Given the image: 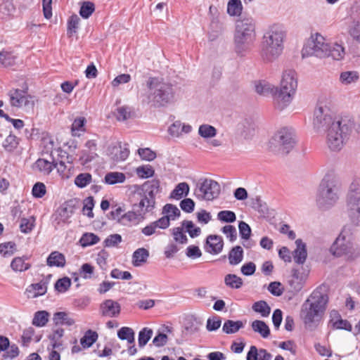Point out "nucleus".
<instances>
[{
    "label": "nucleus",
    "instance_id": "obj_13",
    "mask_svg": "<svg viewBox=\"0 0 360 360\" xmlns=\"http://www.w3.org/2000/svg\"><path fill=\"white\" fill-rule=\"evenodd\" d=\"M8 96H9L10 104L12 107H24L27 109L34 108V101L33 97L29 95L27 91L13 89L8 91Z\"/></svg>",
    "mask_w": 360,
    "mask_h": 360
},
{
    "label": "nucleus",
    "instance_id": "obj_1",
    "mask_svg": "<svg viewBox=\"0 0 360 360\" xmlns=\"http://www.w3.org/2000/svg\"><path fill=\"white\" fill-rule=\"evenodd\" d=\"M313 124L317 131L327 129L326 143L332 151L340 150L348 140L354 128V120L348 116L332 121L330 110L318 106L314 110Z\"/></svg>",
    "mask_w": 360,
    "mask_h": 360
},
{
    "label": "nucleus",
    "instance_id": "obj_31",
    "mask_svg": "<svg viewBox=\"0 0 360 360\" xmlns=\"http://www.w3.org/2000/svg\"><path fill=\"white\" fill-rule=\"evenodd\" d=\"M224 283L232 289H239L242 287L243 279L236 274H229L224 277Z\"/></svg>",
    "mask_w": 360,
    "mask_h": 360
},
{
    "label": "nucleus",
    "instance_id": "obj_41",
    "mask_svg": "<svg viewBox=\"0 0 360 360\" xmlns=\"http://www.w3.org/2000/svg\"><path fill=\"white\" fill-rule=\"evenodd\" d=\"M99 240L100 238L97 235L93 233H85L82 235L79 242L83 248H85L86 246L94 245Z\"/></svg>",
    "mask_w": 360,
    "mask_h": 360
},
{
    "label": "nucleus",
    "instance_id": "obj_17",
    "mask_svg": "<svg viewBox=\"0 0 360 360\" xmlns=\"http://www.w3.org/2000/svg\"><path fill=\"white\" fill-rule=\"evenodd\" d=\"M170 222L169 217H162L159 219L150 223L142 229L141 233L146 236H150L157 233V229H165L169 226Z\"/></svg>",
    "mask_w": 360,
    "mask_h": 360
},
{
    "label": "nucleus",
    "instance_id": "obj_12",
    "mask_svg": "<svg viewBox=\"0 0 360 360\" xmlns=\"http://www.w3.org/2000/svg\"><path fill=\"white\" fill-rule=\"evenodd\" d=\"M220 191V186L216 181L200 179L197 183L195 195L198 199L212 200L219 196Z\"/></svg>",
    "mask_w": 360,
    "mask_h": 360
},
{
    "label": "nucleus",
    "instance_id": "obj_54",
    "mask_svg": "<svg viewBox=\"0 0 360 360\" xmlns=\"http://www.w3.org/2000/svg\"><path fill=\"white\" fill-rule=\"evenodd\" d=\"M358 79V73L355 71L343 72L340 76V80L344 84H349L357 81Z\"/></svg>",
    "mask_w": 360,
    "mask_h": 360
},
{
    "label": "nucleus",
    "instance_id": "obj_5",
    "mask_svg": "<svg viewBox=\"0 0 360 360\" xmlns=\"http://www.w3.org/2000/svg\"><path fill=\"white\" fill-rule=\"evenodd\" d=\"M302 52V57L309 56L319 58L331 57L337 60L342 59L345 55V49L341 45L327 43L326 39L319 34H316L314 39L307 43Z\"/></svg>",
    "mask_w": 360,
    "mask_h": 360
},
{
    "label": "nucleus",
    "instance_id": "obj_28",
    "mask_svg": "<svg viewBox=\"0 0 360 360\" xmlns=\"http://www.w3.org/2000/svg\"><path fill=\"white\" fill-rule=\"evenodd\" d=\"M17 56L11 52L1 51L0 63L5 68H11L17 64Z\"/></svg>",
    "mask_w": 360,
    "mask_h": 360
},
{
    "label": "nucleus",
    "instance_id": "obj_35",
    "mask_svg": "<svg viewBox=\"0 0 360 360\" xmlns=\"http://www.w3.org/2000/svg\"><path fill=\"white\" fill-rule=\"evenodd\" d=\"M243 6L240 0H230L227 4V13L231 16H241Z\"/></svg>",
    "mask_w": 360,
    "mask_h": 360
},
{
    "label": "nucleus",
    "instance_id": "obj_60",
    "mask_svg": "<svg viewBox=\"0 0 360 360\" xmlns=\"http://www.w3.org/2000/svg\"><path fill=\"white\" fill-rule=\"evenodd\" d=\"M110 276L115 279L130 280L132 278V275L129 271H122L119 269H113L110 272Z\"/></svg>",
    "mask_w": 360,
    "mask_h": 360
},
{
    "label": "nucleus",
    "instance_id": "obj_47",
    "mask_svg": "<svg viewBox=\"0 0 360 360\" xmlns=\"http://www.w3.org/2000/svg\"><path fill=\"white\" fill-rule=\"evenodd\" d=\"M15 11L13 0H0V14L1 18L9 16Z\"/></svg>",
    "mask_w": 360,
    "mask_h": 360
},
{
    "label": "nucleus",
    "instance_id": "obj_11",
    "mask_svg": "<svg viewBox=\"0 0 360 360\" xmlns=\"http://www.w3.org/2000/svg\"><path fill=\"white\" fill-rule=\"evenodd\" d=\"M273 144L279 153L287 155L296 144L295 135L291 129L282 128L272 138Z\"/></svg>",
    "mask_w": 360,
    "mask_h": 360
},
{
    "label": "nucleus",
    "instance_id": "obj_40",
    "mask_svg": "<svg viewBox=\"0 0 360 360\" xmlns=\"http://www.w3.org/2000/svg\"><path fill=\"white\" fill-rule=\"evenodd\" d=\"M80 18L76 15H72L68 20L67 34L71 37L77 32Z\"/></svg>",
    "mask_w": 360,
    "mask_h": 360
},
{
    "label": "nucleus",
    "instance_id": "obj_3",
    "mask_svg": "<svg viewBox=\"0 0 360 360\" xmlns=\"http://www.w3.org/2000/svg\"><path fill=\"white\" fill-rule=\"evenodd\" d=\"M285 37V32L278 25L271 26L264 32L261 51V56L264 60L271 62L282 53Z\"/></svg>",
    "mask_w": 360,
    "mask_h": 360
},
{
    "label": "nucleus",
    "instance_id": "obj_56",
    "mask_svg": "<svg viewBox=\"0 0 360 360\" xmlns=\"http://www.w3.org/2000/svg\"><path fill=\"white\" fill-rule=\"evenodd\" d=\"M30 288L34 291L33 297H37L38 296L43 295L46 292L47 282L43 280L37 283L31 284Z\"/></svg>",
    "mask_w": 360,
    "mask_h": 360
},
{
    "label": "nucleus",
    "instance_id": "obj_57",
    "mask_svg": "<svg viewBox=\"0 0 360 360\" xmlns=\"http://www.w3.org/2000/svg\"><path fill=\"white\" fill-rule=\"evenodd\" d=\"M172 235L174 240L180 244H185L187 243L188 238L184 231L183 227H175L172 230Z\"/></svg>",
    "mask_w": 360,
    "mask_h": 360
},
{
    "label": "nucleus",
    "instance_id": "obj_19",
    "mask_svg": "<svg viewBox=\"0 0 360 360\" xmlns=\"http://www.w3.org/2000/svg\"><path fill=\"white\" fill-rule=\"evenodd\" d=\"M58 166V162L54 160L50 162L44 158H39L33 165V169L37 170L44 175H49L55 167Z\"/></svg>",
    "mask_w": 360,
    "mask_h": 360
},
{
    "label": "nucleus",
    "instance_id": "obj_20",
    "mask_svg": "<svg viewBox=\"0 0 360 360\" xmlns=\"http://www.w3.org/2000/svg\"><path fill=\"white\" fill-rule=\"evenodd\" d=\"M191 130V125L182 124L180 121H176L169 127L168 132L172 136L179 137L183 132L188 134Z\"/></svg>",
    "mask_w": 360,
    "mask_h": 360
},
{
    "label": "nucleus",
    "instance_id": "obj_59",
    "mask_svg": "<svg viewBox=\"0 0 360 360\" xmlns=\"http://www.w3.org/2000/svg\"><path fill=\"white\" fill-rule=\"evenodd\" d=\"M94 207V199L92 196H89L86 198L84 201V206L82 208V212L84 214H86V216L89 218L94 217V213L92 212L93 208Z\"/></svg>",
    "mask_w": 360,
    "mask_h": 360
},
{
    "label": "nucleus",
    "instance_id": "obj_21",
    "mask_svg": "<svg viewBox=\"0 0 360 360\" xmlns=\"http://www.w3.org/2000/svg\"><path fill=\"white\" fill-rule=\"evenodd\" d=\"M328 250L336 257L345 255L349 260H353L360 255L359 249H328Z\"/></svg>",
    "mask_w": 360,
    "mask_h": 360
},
{
    "label": "nucleus",
    "instance_id": "obj_23",
    "mask_svg": "<svg viewBox=\"0 0 360 360\" xmlns=\"http://www.w3.org/2000/svg\"><path fill=\"white\" fill-rule=\"evenodd\" d=\"M189 192V186L186 182L178 184L174 189L171 192L169 198L176 200H180L188 195Z\"/></svg>",
    "mask_w": 360,
    "mask_h": 360
},
{
    "label": "nucleus",
    "instance_id": "obj_18",
    "mask_svg": "<svg viewBox=\"0 0 360 360\" xmlns=\"http://www.w3.org/2000/svg\"><path fill=\"white\" fill-rule=\"evenodd\" d=\"M102 316L117 317L121 311L120 304L112 300H106L100 305Z\"/></svg>",
    "mask_w": 360,
    "mask_h": 360
},
{
    "label": "nucleus",
    "instance_id": "obj_48",
    "mask_svg": "<svg viewBox=\"0 0 360 360\" xmlns=\"http://www.w3.org/2000/svg\"><path fill=\"white\" fill-rule=\"evenodd\" d=\"M31 265L29 263H25L22 257L14 258L11 263V267L15 271H23L29 269Z\"/></svg>",
    "mask_w": 360,
    "mask_h": 360
},
{
    "label": "nucleus",
    "instance_id": "obj_36",
    "mask_svg": "<svg viewBox=\"0 0 360 360\" xmlns=\"http://www.w3.org/2000/svg\"><path fill=\"white\" fill-rule=\"evenodd\" d=\"M143 219V217L136 213V211L133 209L121 216V221L124 224H127V223L137 224Z\"/></svg>",
    "mask_w": 360,
    "mask_h": 360
},
{
    "label": "nucleus",
    "instance_id": "obj_6",
    "mask_svg": "<svg viewBox=\"0 0 360 360\" xmlns=\"http://www.w3.org/2000/svg\"><path fill=\"white\" fill-rule=\"evenodd\" d=\"M149 89L148 103L154 108L167 105L174 100L175 91L173 85L159 77H149L147 81Z\"/></svg>",
    "mask_w": 360,
    "mask_h": 360
},
{
    "label": "nucleus",
    "instance_id": "obj_22",
    "mask_svg": "<svg viewBox=\"0 0 360 360\" xmlns=\"http://www.w3.org/2000/svg\"><path fill=\"white\" fill-rule=\"evenodd\" d=\"M46 262L49 266L64 267L66 261L63 254L53 251L47 257Z\"/></svg>",
    "mask_w": 360,
    "mask_h": 360
},
{
    "label": "nucleus",
    "instance_id": "obj_9",
    "mask_svg": "<svg viewBox=\"0 0 360 360\" xmlns=\"http://www.w3.org/2000/svg\"><path fill=\"white\" fill-rule=\"evenodd\" d=\"M347 214L354 224H360V183L356 180L349 186L347 200Z\"/></svg>",
    "mask_w": 360,
    "mask_h": 360
},
{
    "label": "nucleus",
    "instance_id": "obj_4",
    "mask_svg": "<svg viewBox=\"0 0 360 360\" xmlns=\"http://www.w3.org/2000/svg\"><path fill=\"white\" fill-rule=\"evenodd\" d=\"M321 289L319 287L314 290L302 305L300 316L305 325L311 326L318 321L326 309L328 297Z\"/></svg>",
    "mask_w": 360,
    "mask_h": 360
},
{
    "label": "nucleus",
    "instance_id": "obj_43",
    "mask_svg": "<svg viewBox=\"0 0 360 360\" xmlns=\"http://www.w3.org/2000/svg\"><path fill=\"white\" fill-rule=\"evenodd\" d=\"M250 206L255 210L262 214H266L268 213V207L266 202H263L259 196L251 198Z\"/></svg>",
    "mask_w": 360,
    "mask_h": 360
},
{
    "label": "nucleus",
    "instance_id": "obj_27",
    "mask_svg": "<svg viewBox=\"0 0 360 360\" xmlns=\"http://www.w3.org/2000/svg\"><path fill=\"white\" fill-rule=\"evenodd\" d=\"M125 180V174L118 172H108L104 177V182L109 185L123 183Z\"/></svg>",
    "mask_w": 360,
    "mask_h": 360
},
{
    "label": "nucleus",
    "instance_id": "obj_38",
    "mask_svg": "<svg viewBox=\"0 0 360 360\" xmlns=\"http://www.w3.org/2000/svg\"><path fill=\"white\" fill-rule=\"evenodd\" d=\"M198 134L204 139H211L217 135V129L212 125L203 124L198 128Z\"/></svg>",
    "mask_w": 360,
    "mask_h": 360
},
{
    "label": "nucleus",
    "instance_id": "obj_62",
    "mask_svg": "<svg viewBox=\"0 0 360 360\" xmlns=\"http://www.w3.org/2000/svg\"><path fill=\"white\" fill-rule=\"evenodd\" d=\"M94 272V267L89 263L83 264L79 269V275L85 279L91 278Z\"/></svg>",
    "mask_w": 360,
    "mask_h": 360
},
{
    "label": "nucleus",
    "instance_id": "obj_45",
    "mask_svg": "<svg viewBox=\"0 0 360 360\" xmlns=\"http://www.w3.org/2000/svg\"><path fill=\"white\" fill-rule=\"evenodd\" d=\"M153 333V331L151 328L146 327L141 329L139 333V346L143 347L151 338Z\"/></svg>",
    "mask_w": 360,
    "mask_h": 360
},
{
    "label": "nucleus",
    "instance_id": "obj_25",
    "mask_svg": "<svg viewBox=\"0 0 360 360\" xmlns=\"http://www.w3.org/2000/svg\"><path fill=\"white\" fill-rule=\"evenodd\" d=\"M244 327L242 321L226 320L222 327V330L226 334H233L237 333L240 329Z\"/></svg>",
    "mask_w": 360,
    "mask_h": 360
},
{
    "label": "nucleus",
    "instance_id": "obj_29",
    "mask_svg": "<svg viewBox=\"0 0 360 360\" xmlns=\"http://www.w3.org/2000/svg\"><path fill=\"white\" fill-rule=\"evenodd\" d=\"M20 141V138L11 133L4 141L3 147L7 152H13L18 148Z\"/></svg>",
    "mask_w": 360,
    "mask_h": 360
},
{
    "label": "nucleus",
    "instance_id": "obj_16",
    "mask_svg": "<svg viewBox=\"0 0 360 360\" xmlns=\"http://www.w3.org/2000/svg\"><path fill=\"white\" fill-rule=\"evenodd\" d=\"M129 144L117 142L115 145H110L107 149L108 155L115 162L124 161L129 155Z\"/></svg>",
    "mask_w": 360,
    "mask_h": 360
},
{
    "label": "nucleus",
    "instance_id": "obj_61",
    "mask_svg": "<svg viewBox=\"0 0 360 360\" xmlns=\"http://www.w3.org/2000/svg\"><path fill=\"white\" fill-rule=\"evenodd\" d=\"M221 323V320L219 316L210 317L207 321L206 328L208 331H215L219 328Z\"/></svg>",
    "mask_w": 360,
    "mask_h": 360
},
{
    "label": "nucleus",
    "instance_id": "obj_52",
    "mask_svg": "<svg viewBox=\"0 0 360 360\" xmlns=\"http://www.w3.org/2000/svg\"><path fill=\"white\" fill-rule=\"evenodd\" d=\"M95 11V5L91 1H84L79 10V15L84 19L89 18Z\"/></svg>",
    "mask_w": 360,
    "mask_h": 360
},
{
    "label": "nucleus",
    "instance_id": "obj_15",
    "mask_svg": "<svg viewBox=\"0 0 360 360\" xmlns=\"http://www.w3.org/2000/svg\"><path fill=\"white\" fill-rule=\"evenodd\" d=\"M354 229L345 226L330 248H352L355 245Z\"/></svg>",
    "mask_w": 360,
    "mask_h": 360
},
{
    "label": "nucleus",
    "instance_id": "obj_55",
    "mask_svg": "<svg viewBox=\"0 0 360 360\" xmlns=\"http://www.w3.org/2000/svg\"><path fill=\"white\" fill-rule=\"evenodd\" d=\"M162 213L167 214L165 217H169V220L179 217L181 214L180 210L176 205L172 204H166L162 208Z\"/></svg>",
    "mask_w": 360,
    "mask_h": 360
},
{
    "label": "nucleus",
    "instance_id": "obj_39",
    "mask_svg": "<svg viewBox=\"0 0 360 360\" xmlns=\"http://www.w3.org/2000/svg\"><path fill=\"white\" fill-rule=\"evenodd\" d=\"M49 314L46 311H37L32 319V324L37 327L44 326L49 321Z\"/></svg>",
    "mask_w": 360,
    "mask_h": 360
},
{
    "label": "nucleus",
    "instance_id": "obj_30",
    "mask_svg": "<svg viewBox=\"0 0 360 360\" xmlns=\"http://www.w3.org/2000/svg\"><path fill=\"white\" fill-rule=\"evenodd\" d=\"M255 91L259 95L268 96L271 94L274 97L275 87L266 81H262L255 84Z\"/></svg>",
    "mask_w": 360,
    "mask_h": 360
},
{
    "label": "nucleus",
    "instance_id": "obj_32",
    "mask_svg": "<svg viewBox=\"0 0 360 360\" xmlns=\"http://www.w3.org/2000/svg\"><path fill=\"white\" fill-rule=\"evenodd\" d=\"M53 321L56 325L72 326L75 323L73 319L70 318L66 312L58 311L53 315Z\"/></svg>",
    "mask_w": 360,
    "mask_h": 360
},
{
    "label": "nucleus",
    "instance_id": "obj_26",
    "mask_svg": "<svg viewBox=\"0 0 360 360\" xmlns=\"http://www.w3.org/2000/svg\"><path fill=\"white\" fill-rule=\"evenodd\" d=\"M251 326L252 330L259 333L263 338H267L270 335V329L263 321L255 320L252 322Z\"/></svg>",
    "mask_w": 360,
    "mask_h": 360
},
{
    "label": "nucleus",
    "instance_id": "obj_58",
    "mask_svg": "<svg viewBox=\"0 0 360 360\" xmlns=\"http://www.w3.org/2000/svg\"><path fill=\"white\" fill-rule=\"evenodd\" d=\"M217 218L221 221L233 223L236 220V214L233 211L223 210L217 214Z\"/></svg>",
    "mask_w": 360,
    "mask_h": 360
},
{
    "label": "nucleus",
    "instance_id": "obj_44",
    "mask_svg": "<svg viewBox=\"0 0 360 360\" xmlns=\"http://www.w3.org/2000/svg\"><path fill=\"white\" fill-rule=\"evenodd\" d=\"M243 249H231L228 254L229 264L231 265H237L240 263L243 259Z\"/></svg>",
    "mask_w": 360,
    "mask_h": 360
},
{
    "label": "nucleus",
    "instance_id": "obj_37",
    "mask_svg": "<svg viewBox=\"0 0 360 360\" xmlns=\"http://www.w3.org/2000/svg\"><path fill=\"white\" fill-rule=\"evenodd\" d=\"M252 308L254 311L259 313L263 317H267L271 312V307L267 302L264 300L255 302Z\"/></svg>",
    "mask_w": 360,
    "mask_h": 360
},
{
    "label": "nucleus",
    "instance_id": "obj_64",
    "mask_svg": "<svg viewBox=\"0 0 360 360\" xmlns=\"http://www.w3.org/2000/svg\"><path fill=\"white\" fill-rule=\"evenodd\" d=\"M221 231L224 233L226 238L231 241L233 242L237 238V231L233 225H226L221 229Z\"/></svg>",
    "mask_w": 360,
    "mask_h": 360
},
{
    "label": "nucleus",
    "instance_id": "obj_8",
    "mask_svg": "<svg viewBox=\"0 0 360 360\" xmlns=\"http://www.w3.org/2000/svg\"><path fill=\"white\" fill-rule=\"evenodd\" d=\"M339 198L338 188L330 176H325L319 188L316 202L321 209H327L335 205Z\"/></svg>",
    "mask_w": 360,
    "mask_h": 360
},
{
    "label": "nucleus",
    "instance_id": "obj_46",
    "mask_svg": "<svg viewBox=\"0 0 360 360\" xmlns=\"http://www.w3.org/2000/svg\"><path fill=\"white\" fill-rule=\"evenodd\" d=\"M182 227L191 238L198 236L201 233L200 227L195 226L192 221L184 220L182 221Z\"/></svg>",
    "mask_w": 360,
    "mask_h": 360
},
{
    "label": "nucleus",
    "instance_id": "obj_7",
    "mask_svg": "<svg viewBox=\"0 0 360 360\" xmlns=\"http://www.w3.org/2000/svg\"><path fill=\"white\" fill-rule=\"evenodd\" d=\"M297 87L295 72L292 70L285 71L283 73L280 88L275 87L274 94V100L277 108L281 110L291 103Z\"/></svg>",
    "mask_w": 360,
    "mask_h": 360
},
{
    "label": "nucleus",
    "instance_id": "obj_10",
    "mask_svg": "<svg viewBox=\"0 0 360 360\" xmlns=\"http://www.w3.org/2000/svg\"><path fill=\"white\" fill-rule=\"evenodd\" d=\"M161 191L160 181L153 179L144 182L138 190V194L146 205V211L153 212L155 208V195Z\"/></svg>",
    "mask_w": 360,
    "mask_h": 360
},
{
    "label": "nucleus",
    "instance_id": "obj_2",
    "mask_svg": "<svg viewBox=\"0 0 360 360\" xmlns=\"http://www.w3.org/2000/svg\"><path fill=\"white\" fill-rule=\"evenodd\" d=\"M255 29V20L250 15H243L236 20L233 46L237 55L243 56L251 49L256 39Z\"/></svg>",
    "mask_w": 360,
    "mask_h": 360
},
{
    "label": "nucleus",
    "instance_id": "obj_14",
    "mask_svg": "<svg viewBox=\"0 0 360 360\" xmlns=\"http://www.w3.org/2000/svg\"><path fill=\"white\" fill-rule=\"evenodd\" d=\"M227 18L224 14L213 15L209 27V40L214 41L221 36L226 28Z\"/></svg>",
    "mask_w": 360,
    "mask_h": 360
},
{
    "label": "nucleus",
    "instance_id": "obj_53",
    "mask_svg": "<svg viewBox=\"0 0 360 360\" xmlns=\"http://www.w3.org/2000/svg\"><path fill=\"white\" fill-rule=\"evenodd\" d=\"M136 174L141 179H148L149 177L153 176L155 174V170L153 168L149 165H142L136 168Z\"/></svg>",
    "mask_w": 360,
    "mask_h": 360
},
{
    "label": "nucleus",
    "instance_id": "obj_34",
    "mask_svg": "<svg viewBox=\"0 0 360 360\" xmlns=\"http://www.w3.org/2000/svg\"><path fill=\"white\" fill-rule=\"evenodd\" d=\"M330 315H334L340 317L337 321L333 323V328L334 329L345 330L349 332L352 331V326L351 323L347 320L341 319L340 315L337 311H332Z\"/></svg>",
    "mask_w": 360,
    "mask_h": 360
},
{
    "label": "nucleus",
    "instance_id": "obj_42",
    "mask_svg": "<svg viewBox=\"0 0 360 360\" xmlns=\"http://www.w3.org/2000/svg\"><path fill=\"white\" fill-rule=\"evenodd\" d=\"M117 337L122 340H127L129 344L134 342V332L129 327H122L117 331Z\"/></svg>",
    "mask_w": 360,
    "mask_h": 360
},
{
    "label": "nucleus",
    "instance_id": "obj_24",
    "mask_svg": "<svg viewBox=\"0 0 360 360\" xmlns=\"http://www.w3.org/2000/svg\"><path fill=\"white\" fill-rule=\"evenodd\" d=\"M148 257L149 252L147 249H136L132 255L131 263L134 266H140L146 262Z\"/></svg>",
    "mask_w": 360,
    "mask_h": 360
},
{
    "label": "nucleus",
    "instance_id": "obj_63",
    "mask_svg": "<svg viewBox=\"0 0 360 360\" xmlns=\"http://www.w3.org/2000/svg\"><path fill=\"white\" fill-rule=\"evenodd\" d=\"M138 153L141 158L146 161H152L156 158V153L149 148H139Z\"/></svg>",
    "mask_w": 360,
    "mask_h": 360
},
{
    "label": "nucleus",
    "instance_id": "obj_33",
    "mask_svg": "<svg viewBox=\"0 0 360 360\" xmlns=\"http://www.w3.org/2000/svg\"><path fill=\"white\" fill-rule=\"evenodd\" d=\"M98 339V334L96 331L88 330L84 335L80 339V343L84 348L91 347Z\"/></svg>",
    "mask_w": 360,
    "mask_h": 360
},
{
    "label": "nucleus",
    "instance_id": "obj_50",
    "mask_svg": "<svg viewBox=\"0 0 360 360\" xmlns=\"http://www.w3.org/2000/svg\"><path fill=\"white\" fill-rule=\"evenodd\" d=\"M224 240L221 236L209 235L206 239L205 248H223Z\"/></svg>",
    "mask_w": 360,
    "mask_h": 360
},
{
    "label": "nucleus",
    "instance_id": "obj_49",
    "mask_svg": "<svg viewBox=\"0 0 360 360\" xmlns=\"http://www.w3.org/2000/svg\"><path fill=\"white\" fill-rule=\"evenodd\" d=\"M92 181L91 174L87 172L80 173L75 179V184L79 188H84Z\"/></svg>",
    "mask_w": 360,
    "mask_h": 360
},
{
    "label": "nucleus",
    "instance_id": "obj_51",
    "mask_svg": "<svg viewBox=\"0 0 360 360\" xmlns=\"http://www.w3.org/2000/svg\"><path fill=\"white\" fill-rule=\"evenodd\" d=\"M71 284V279L67 276H65L56 281L54 285V288L55 290L58 292L63 293L66 292L70 288Z\"/></svg>",
    "mask_w": 360,
    "mask_h": 360
}]
</instances>
